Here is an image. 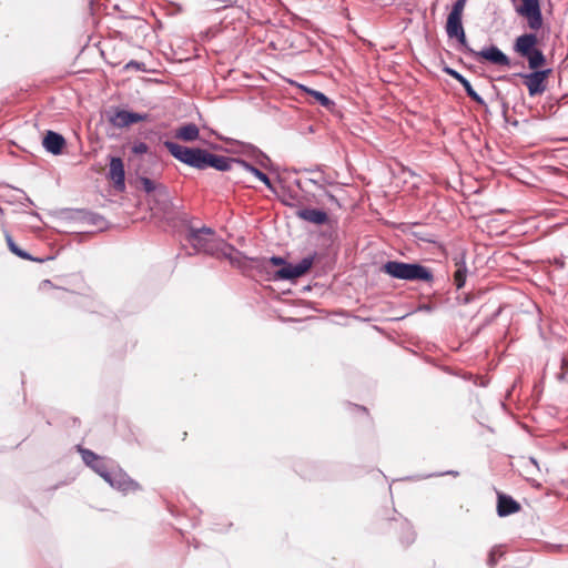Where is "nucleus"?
I'll return each mask as SVG.
<instances>
[{"mask_svg": "<svg viewBox=\"0 0 568 568\" xmlns=\"http://www.w3.org/2000/svg\"><path fill=\"white\" fill-rule=\"evenodd\" d=\"M163 145L176 160L199 170L214 168L219 171H227L234 162L226 156L212 154L201 149L183 146L172 141H165Z\"/></svg>", "mask_w": 568, "mask_h": 568, "instance_id": "20e7f679", "label": "nucleus"}, {"mask_svg": "<svg viewBox=\"0 0 568 568\" xmlns=\"http://www.w3.org/2000/svg\"><path fill=\"white\" fill-rule=\"evenodd\" d=\"M149 115L146 113L131 112L123 109H114L108 114L109 122L119 129L130 126L134 123L146 121Z\"/></svg>", "mask_w": 568, "mask_h": 568, "instance_id": "9b49d317", "label": "nucleus"}, {"mask_svg": "<svg viewBox=\"0 0 568 568\" xmlns=\"http://www.w3.org/2000/svg\"><path fill=\"white\" fill-rule=\"evenodd\" d=\"M529 72H517L511 75H500L498 81H509L511 77H519L528 90L530 98L544 94L548 88V80L552 73L551 68H547V63H535L528 65Z\"/></svg>", "mask_w": 568, "mask_h": 568, "instance_id": "423d86ee", "label": "nucleus"}, {"mask_svg": "<svg viewBox=\"0 0 568 568\" xmlns=\"http://www.w3.org/2000/svg\"><path fill=\"white\" fill-rule=\"evenodd\" d=\"M381 520L388 524L389 528L397 534L399 544L407 548L416 540V531L413 524L404 516L397 513L395 508L385 509L379 515Z\"/></svg>", "mask_w": 568, "mask_h": 568, "instance_id": "6e6552de", "label": "nucleus"}, {"mask_svg": "<svg viewBox=\"0 0 568 568\" xmlns=\"http://www.w3.org/2000/svg\"><path fill=\"white\" fill-rule=\"evenodd\" d=\"M64 144V138L53 131H48L43 139L44 149L52 154H60Z\"/></svg>", "mask_w": 568, "mask_h": 568, "instance_id": "aec40b11", "label": "nucleus"}, {"mask_svg": "<svg viewBox=\"0 0 568 568\" xmlns=\"http://www.w3.org/2000/svg\"><path fill=\"white\" fill-rule=\"evenodd\" d=\"M174 136L184 142H193L199 139L200 130L194 123H187L178 128Z\"/></svg>", "mask_w": 568, "mask_h": 568, "instance_id": "412c9836", "label": "nucleus"}, {"mask_svg": "<svg viewBox=\"0 0 568 568\" xmlns=\"http://www.w3.org/2000/svg\"><path fill=\"white\" fill-rule=\"evenodd\" d=\"M187 242L197 252H203L216 258H227L231 265L239 267L243 273L245 272L246 256L217 237L213 229H190Z\"/></svg>", "mask_w": 568, "mask_h": 568, "instance_id": "7ed1b4c3", "label": "nucleus"}, {"mask_svg": "<svg viewBox=\"0 0 568 568\" xmlns=\"http://www.w3.org/2000/svg\"><path fill=\"white\" fill-rule=\"evenodd\" d=\"M436 308V306L434 304H430V303H423V304H419L414 311L413 313H418V312H424V313H432L434 312Z\"/></svg>", "mask_w": 568, "mask_h": 568, "instance_id": "473e14b6", "label": "nucleus"}, {"mask_svg": "<svg viewBox=\"0 0 568 568\" xmlns=\"http://www.w3.org/2000/svg\"><path fill=\"white\" fill-rule=\"evenodd\" d=\"M520 504L510 495L497 493V515L499 517H508L520 511Z\"/></svg>", "mask_w": 568, "mask_h": 568, "instance_id": "2eb2a0df", "label": "nucleus"}, {"mask_svg": "<svg viewBox=\"0 0 568 568\" xmlns=\"http://www.w3.org/2000/svg\"><path fill=\"white\" fill-rule=\"evenodd\" d=\"M295 185L301 190L305 191L304 183L301 180H295Z\"/></svg>", "mask_w": 568, "mask_h": 568, "instance_id": "37998d69", "label": "nucleus"}, {"mask_svg": "<svg viewBox=\"0 0 568 568\" xmlns=\"http://www.w3.org/2000/svg\"><path fill=\"white\" fill-rule=\"evenodd\" d=\"M567 374H568V372H566L565 369H561L559 373L556 374L557 381L560 382V383L566 382L567 381Z\"/></svg>", "mask_w": 568, "mask_h": 568, "instance_id": "e433bc0d", "label": "nucleus"}, {"mask_svg": "<svg viewBox=\"0 0 568 568\" xmlns=\"http://www.w3.org/2000/svg\"><path fill=\"white\" fill-rule=\"evenodd\" d=\"M295 215L300 220L316 226H322L329 222L328 213L324 209L318 207H302L295 212Z\"/></svg>", "mask_w": 568, "mask_h": 568, "instance_id": "4468645a", "label": "nucleus"}, {"mask_svg": "<svg viewBox=\"0 0 568 568\" xmlns=\"http://www.w3.org/2000/svg\"><path fill=\"white\" fill-rule=\"evenodd\" d=\"M551 263L558 270H564L566 266L565 260L562 257H555Z\"/></svg>", "mask_w": 568, "mask_h": 568, "instance_id": "c9c22d12", "label": "nucleus"}, {"mask_svg": "<svg viewBox=\"0 0 568 568\" xmlns=\"http://www.w3.org/2000/svg\"><path fill=\"white\" fill-rule=\"evenodd\" d=\"M251 163L260 169L278 176V165L273 163L270 156L251 143Z\"/></svg>", "mask_w": 568, "mask_h": 568, "instance_id": "dca6fc26", "label": "nucleus"}, {"mask_svg": "<svg viewBox=\"0 0 568 568\" xmlns=\"http://www.w3.org/2000/svg\"><path fill=\"white\" fill-rule=\"evenodd\" d=\"M316 258V251L304 256L297 263H291L280 255L263 258L251 256V270L257 268L265 273L266 280L268 281H290L294 283L297 278L310 272Z\"/></svg>", "mask_w": 568, "mask_h": 568, "instance_id": "f03ea898", "label": "nucleus"}, {"mask_svg": "<svg viewBox=\"0 0 568 568\" xmlns=\"http://www.w3.org/2000/svg\"><path fill=\"white\" fill-rule=\"evenodd\" d=\"M471 301H473V297H471L469 294H466V295L464 296V298H463L462 303L466 305V304L471 303Z\"/></svg>", "mask_w": 568, "mask_h": 568, "instance_id": "ea45409f", "label": "nucleus"}, {"mask_svg": "<svg viewBox=\"0 0 568 568\" xmlns=\"http://www.w3.org/2000/svg\"><path fill=\"white\" fill-rule=\"evenodd\" d=\"M251 175L262 182L271 192H276L275 185L272 182L267 171L260 169L251 163Z\"/></svg>", "mask_w": 568, "mask_h": 568, "instance_id": "5701e85b", "label": "nucleus"}, {"mask_svg": "<svg viewBox=\"0 0 568 568\" xmlns=\"http://www.w3.org/2000/svg\"><path fill=\"white\" fill-rule=\"evenodd\" d=\"M258 41H263L262 36H257Z\"/></svg>", "mask_w": 568, "mask_h": 568, "instance_id": "8fccbe9b", "label": "nucleus"}, {"mask_svg": "<svg viewBox=\"0 0 568 568\" xmlns=\"http://www.w3.org/2000/svg\"><path fill=\"white\" fill-rule=\"evenodd\" d=\"M379 272L393 280L413 283L430 284L435 278L433 270L418 261L387 260L379 266Z\"/></svg>", "mask_w": 568, "mask_h": 568, "instance_id": "39448f33", "label": "nucleus"}, {"mask_svg": "<svg viewBox=\"0 0 568 568\" xmlns=\"http://www.w3.org/2000/svg\"><path fill=\"white\" fill-rule=\"evenodd\" d=\"M6 240H7V243H8V246L10 248V251L12 253H14L16 255L20 256V257H23V258H29V255L21 251L17 244L13 242L11 235L9 233H6Z\"/></svg>", "mask_w": 568, "mask_h": 568, "instance_id": "cd10ccee", "label": "nucleus"}, {"mask_svg": "<svg viewBox=\"0 0 568 568\" xmlns=\"http://www.w3.org/2000/svg\"><path fill=\"white\" fill-rule=\"evenodd\" d=\"M530 462H531V464H534V465L538 466V464H537V459H536V458L530 457Z\"/></svg>", "mask_w": 568, "mask_h": 568, "instance_id": "09e8293b", "label": "nucleus"}, {"mask_svg": "<svg viewBox=\"0 0 568 568\" xmlns=\"http://www.w3.org/2000/svg\"><path fill=\"white\" fill-rule=\"evenodd\" d=\"M109 178L116 190L123 191L125 189L124 164L120 158H111L109 164Z\"/></svg>", "mask_w": 568, "mask_h": 568, "instance_id": "a211bd4d", "label": "nucleus"}, {"mask_svg": "<svg viewBox=\"0 0 568 568\" xmlns=\"http://www.w3.org/2000/svg\"><path fill=\"white\" fill-rule=\"evenodd\" d=\"M501 106H503V113L506 114V112L508 111V104L505 101H503Z\"/></svg>", "mask_w": 568, "mask_h": 568, "instance_id": "c03bdc74", "label": "nucleus"}, {"mask_svg": "<svg viewBox=\"0 0 568 568\" xmlns=\"http://www.w3.org/2000/svg\"><path fill=\"white\" fill-rule=\"evenodd\" d=\"M294 471L306 480H328L332 476L328 473L329 465L317 460H297L293 466Z\"/></svg>", "mask_w": 568, "mask_h": 568, "instance_id": "9d476101", "label": "nucleus"}, {"mask_svg": "<svg viewBox=\"0 0 568 568\" xmlns=\"http://www.w3.org/2000/svg\"><path fill=\"white\" fill-rule=\"evenodd\" d=\"M306 172H310V173H314V172H322L321 170V166L320 165H316L315 168H312V169H305Z\"/></svg>", "mask_w": 568, "mask_h": 568, "instance_id": "79ce46f5", "label": "nucleus"}, {"mask_svg": "<svg viewBox=\"0 0 568 568\" xmlns=\"http://www.w3.org/2000/svg\"><path fill=\"white\" fill-rule=\"evenodd\" d=\"M298 88H300V90L305 95H307V97H310L312 99L313 103H316V104L323 106L324 109H326L331 113H335L336 112V103H335V101L332 100L331 98H328L322 91L308 88V87H306L304 84H298Z\"/></svg>", "mask_w": 568, "mask_h": 568, "instance_id": "f3484780", "label": "nucleus"}, {"mask_svg": "<svg viewBox=\"0 0 568 568\" xmlns=\"http://www.w3.org/2000/svg\"><path fill=\"white\" fill-rule=\"evenodd\" d=\"M356 407H357L358 409L363 410L364 413H367V408H366V407H364V406H358V405H356Z\"/></svg>", "mask_w": 568, "mask_h": 568, "instance_id": "49530a36", "label": "nucleus"}, {"mask_svg": "<svg viewBox=\"0 0 568 568\" xmlns=\"http://www.w3.org/2000/svg\"><path fill=\"white\" fill-rule=\"evenodd\" d=\"M104 480L108 484H110V486L124 493L134 491L140 488L139 484L131 479L121 469H111L110 473L106 475V478H104Z\"/></svg>", "mask_w": 568, "mask_h": 568, "instance_id": "f8f14e48", "label": "nucleus"}, {"mask_svg": "<svg viewBox=\"0 0 568 568\" xmlns=\"http://www.w3.org/2000/svg\"><path fill=\"white\" fill-rule=\"evenodd\" d=\"M518 17L526 20L527 27L539 31L544 27L541 0H509Z\"/></svg>", "mask_w": 568, "mask_h": 568, "instance_id": "1a4fd4ad", "label": "nucleus"}, {"mask_svg": "<svg viewBox=\"0 0 568 568\" xmlns=\"http://www.w3.org/2000/svg\"><path fill=\"white\" fill-rule=\"evenodd\" d=\"M126 68H135V69H139L140 68V63L139 62H135V61H130L128 64H126Z\"/></svg>", "mask_w": 568, "mask_h": 568, "instance_id": "a19ab883", "label": "nucleus"}, {"mask_svg": "<svg viewBox=\"0 0 568 568\" xmlns=\"http://www.w3.org/2000/svg\"><path fill=\"white\" fill-rule=\"evenodd\" d=\"M308 183H312L313 185H315L318 190H326L325 189V185H335L337 184L336 182L329 180L327 176H325L324 174L320 178V179H308L307 180Z\"/></svg>", "mask_w": 568, "mask_h": 568, "instance_id": "393cba45", "label": "nucleus"}, {"mask_svg": "<svg viewBox=\"0 0 568 568\" xmlns=\"http://www.w3.org/2000/svg\"><path fill=\"white\" fill-rule=\"evenodd\" d=\"M500 314V310H498L495 314V316H498Z\"/></svg>", "mask_w": 568, "mask_h": 568, "instance_id": "3c124183", "label": "nucleus"}, {"mask_svg": "<svg viewBox=\"0 0 568 568\" xmlns=\"http://www.w3.org/2000/svg\"><path fill=\"white\" fill-rule=\"evenodd\" d=\"M140 183L142 185V189L146 193H151V192L155 191V189H156L155 183L152 180H150L149 178H141Z\"/></svg>", "mask_w": 568, "mask_h": 568, "instance_id": "c756f323", "label": "nucleus"}, {"mask_svg": "<svg viewBox=\"0 0 568 568\" xmlns=\"http://www.w3.org/2000/svg\"><path fill=\"white\" fill-rule=\"evenodd\" d=\"M560 369L568 372V355H564L560 359Z\"/></svg>", "mask_w": 568, "mask_h": 568, "instance_id": "4c0bfd02", "label": "nucleus"}, {"mask_svg": "<svg viewBox=\"0 0 568 568\" xmlns=\"http://www.w3.org/2000/svg\"><path fill=\"white\" fill-rule=\"evenodd\" d=\"M149 151V146L144 142H136L132 146V152L134 154H145Z\"/></svg>", "mask_w": 568, "mask_h": 568, "instance_id": "2f4dec72", "label": "nucleus"}, {"mask_svg": "<svg viewBox=\"0 0 568 568\" xmlns=\"http://www.w3.org/2000/svg\"><path fill=\"white\" fill-rule=\"evenodd\" d=\"M493 89L496 91V95L497 98H499L500 93H499V90L496 85L493 84Z\"/></svg>", "mask_w": 568, "mask_h": 568, "instance_id": "a18cd8bd", "label": "nucleus"}, {"mask_svg": "<svg viewBox=\"0 0 568 568\" xmlns=\"http://www.w3.org/2000/svg\"><path fill=\"white\" fill-rule=\"evenodd\" d=\"M250 21H251V28L253 26H258V27H262L263 22L262 21H257L255 20L252 16L250 18ZM270 22V19L265 20L264 23H268Z\"/></svg>", "mask_w": 568, "mask_h": 568, "instance_id": "58836bf2", "label": "nucleus"}, {"mask_svg": "<svg viewBox=\"0 0 568 568\" xmlns=\"http://www.w3.org/2000/svg\"><path fill=\"white\" fill-rule=\"evenodd\" d=\"M442 71L444 73H446L447 75L452 77L455 80L462 74L460 72H458L454 68L447 65L444 61H443Z\"/></svg>", "mask_w": 568, "mask_h": 568, "instance_id": "72a5a7b5", "label": "nucleus"}, {"mask_svg": "<svg viewBox=\"0 0 568 568\" xmlns=\"http://www.w3.org/2000/svg\"><path fill=\"white\" fill-rule=\"evenodd\" d=\"M90 468H92L97 474H99L103 479L106 478V475L110 473L105 460L103 457H99L97 462H94Z\"/></svg>", "mask_w": 568, "mask_h": 568, "instance_id": "b1692460", "label": "nucleus"}, {"mask_svg": "<svg viewBox=\"0 0 568 568\" xmlns=\"http://www.w3.org/2000/svg\"><path fill=\"white\" fill-rule=\"evenodd\" d=\"M456 81H458L460 83V85L464 88L467 97L474 101L476 104L480 105V106H484L485 110L488 112V106H487V103L485 102V100L483 99V97L480 94H478L475 89L473 88L470 81L465 78L463 74H460Z\"/></svg>", "mask_w": 568, "mask_h": 568, "instance_id": "4be33fe9", "label": "nucleus"}, {"mask_svg": "<svg viewBox=\"0 0 568 568\" xmlns=\"http://www.w3.org/2000/svg\"><path fill=\"white\" fill-rule=\"evenodd\" d=\"M513 50L520 58L525 59L528 65L547 63V57L539 48L537 31L530 30V32H524L518 36L513 43Z\"/></svg>", "mask_w": 568, "mask_h": 568, "instance_id": "0eeeda50", "label": "nucleus"}, {"mask_svg": "<svg viewBox=\"0 0 568 568\" xmlns=\"http://www.w3.org/2000/svg\"><path fill=\"white\" fill-rule=\"evenodd\" d=\"M497 564V557H496V552H495V549H491L488 554V559H487V565L490 567V568H494Z\"/></svg>", "mask_w": 568, "mask_h": 568, "instance_id": "f704fd0d", "label": "nucleus"}, {"mask_svg": "<svg viewBox=\"0 0 568 568\" xmlns=\"http://www.w3.org/2000/svg\"><path fill=\"white\" fill-rule=\"evenodd\" d=\"M6 240H7V243H8V246L10 248V251L12 253H14L16 255L20 256V257H23V258H29V255L21 251L17 244L13 242L11 235L9 233H6Z\"/></svg>", "mask_w": 568, "mask_h": 568, "instance_id": "bb28decb", "label": "nucleus"}, {"mask_svg": "<svg viewBox=\"0 0 568 568\" xmlns=\"http://www.w3.org/2000/svg\"><path fill=\"white\" fill-rule=\"evenodd\" d=\"M446 475L457 477L459 475V473L457 470H446V471L427 474V475L416 476V477L408 476L405 479H407V480H410V479H426V478H430V477H435V476L438 477V476H446Z\"/></svg>", "mask_w": 568, "mask_h": 568, "instance_id": "a878e982", "label": "nucleus"}, {"mask_svg": "<svg viewBox=\"0 0 568 568\" xmlns=\"http://www.w3.org/2000/svg\"><path fill=\"white\" fill-rule=\"evenodd\" d=\"M323 195L332 205H335L337 209H342V203L332 192H329L328 190H324Z\"/></svg>", "mask_w": 568, "mask_h": 568, "instance_id": "7c9ffc66", "label": "nucleus"}, {"mask_svg": "<svg viewBox=\"0 0 568 568\" xmlns=\"http://www.w3.org/2000/svg\"><path fill=\"white\" fill-rule=\"evenodd\" d=\"M467 0H455L447 14L445 31L448 39L456 40L457 50L473 57L479 63L489 62L498 67H511L510 58L496 44L491 43L481 50H474L467 40L463 24V13Z\"/></svg>", "mask_w": 568, "mask_h": 568, "instance_id": "f257e3e1", "label": "nucleus"}, {"mask_svg": "<svg viewBox=\"0 0 568 568\" xmlns=\"http://www.w3.org/2000/svg\"><path fill=\"white\" fill-rule=\"evenodd\" d=\"M419 222L400 223L398 230L403 233L410 234L416 241L433 244L436 242V236L429 232L412 231L413 226L419 225Z\"/></svg>", "mask_w": 568, "mask_h": 568, "instance_id": "6ab92c4d", "label": "nucleus"}, {"mask_svg": "<svg viewBox=\"0 0 568 568\" xmlns=\"http://www.w3.org/2000/svg\"><path fill=\"white\" fill-rule=\"evenodd\" d=\"M481 387H486L488 385V382L487 381H481L480 384H479Z\"/></svg>", "mask_w": 568, "mask_h": 568, "instance_id": "de8ad7c7", "label": "nucleus"}, {"mask_svg": "<svg viewBox=\"0 0 568 568\" xmlns=\"http://www.w3.org/2000/svg\"><path fill=\"white\" fill-rule=\"evenodd\" d=\"M83 462L90 467L100 457L95 453L89 449H80Z\"/></svg>", "mask_w": 568, "mask_h": 568, "instance_id": "c85d7f7f", "label": "nucleus"}, {"mask_svg": "<svg viewBox=\"0 0 568 568\" xmlns=\"http://www.w3.org/2000/svg\"><path fill=\"white\" fill-rule=\"evenodd\" d=\"M452 261L456 267L454 272V284L457 290H462L466 284L468 272L466 265V250L460 248L456 251L452 256Z\"/></svg>", "mask_w": 568, "mask_h": 568, "instance_id": "ddd939ff", "label": "nucleus"}]
</instances>
